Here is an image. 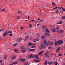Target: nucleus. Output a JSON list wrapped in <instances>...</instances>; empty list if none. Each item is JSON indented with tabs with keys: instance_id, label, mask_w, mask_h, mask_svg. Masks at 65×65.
Instances as JSON below:
<instances>
[{
	"instance_id": "nucleus-52",
	"label": "nucleus",
	"mask_w": 65,
	"mask_h": 65,
	"mask_svg": "<svg viewBox=\"0 0 65 65\" xmlns=\"http://www.w3.org/2000/svg\"><path fill=\"white\" fill-rule=\"evenodd\" d=\"M58 8V7L54 8V9H57V8Z\"/></svg>"
},
{
	"instance_id": "nucleus-13",
	"label": "nucleus",
	"mask_w": 65,
	"mask_h": 65,
	"mask_svg": "<svg viewBox=\"0 0 65 65\" xmlns=\"http://www.w3.org/2000/svg\"><path fill=\"white\" fill-rule=\"evenodd\" d=\"M19 63L18 61H16L14 62H13V64H18Z\"/></svg>"
},
{
	"instance_id": "nucleus-34",
	"label": "nucleus",
	"mask_w": 65,
	"mask_h": 65,
	"mask_svg": "<svg viewBox=\"0 0 65 65\" xmlns=\"http://www.w3.org/2000/svg\"><path fill=\"white\" fill-rule=\"evenodd\" d=\"M32 45V43H28V45L29 46H31V45Z\"/></svg>"
},
{
	"instance_id": "nucleus-6",
	"label": "nucleus",
	"mask_w": 65,
	"mask_h": 65,
	"mask_svg": "<svg viewBox=\"0 0 65 65\" xmlns=\"http://www.w3.org/2000/svg\"><path fill=\"white\" fill-rule=\"evenodd\" d=\"M45 56V57H46L47 58H48V57L50 56H49V55L48 54H47V53H46L44 55Z\"/></svg>"
},
{
	"instance_id": "nucleus-54",
	"label": "nucleus",
	"mask_w": 65,
	"mask_h": 65,
	"mask_svg": "<svg viewBox=\"0 0 65 65\" xmlns=\"http://www.w3.org/2000/svg\"><path fill=\"white\" fill-rule=\"evenodd\" d=\"M9 35L10 36H12V34H10Z\"/></svg>"
},
{
	"instance_id": "nucleus-62",
	"label": "nucleus",
	"mask_w": 65,
	"mask_h": 65,
	"mask_svg": "<svg viewBox=\"0 0 65 65\" xmlns=\"http://www.w3.org/2000/svg\"><path fill=\"white\" fill-rule=\"evenodd\" d=\"M58 12H59V11H56V13H58Z\"/></svg>"
},
{
	"instance_id": "nucleus-18",
	"label": "nucleus",
	"mask_w": 65,
	"mask_h": 65,
	"mask_svg": "<svg viewBox=\"0 0 65 65\" xmlns=\"http://www.w3.org/2000/svg\"><path fill=\"white\" fill-rule=\"evenodd\" d=\"M52 31L53 32H56L57 31V30H56V29L53 28L52 29Z\"/></svg>"
},
{
	"instance_id": "nucleus-16",
	"label": "nucleus",
	"mask_w": 65,
	"mask_h": 65,
	"mask_svg": "<svg viewBox=\"0 0 65 65\" xmlns=\"http://www.w3.org/2000/svg\"><path fill=\"white\" fill-rule=\"evenodd\" d=\"M35 56L36 57V59H39V57H38V56L37 55H35Z\"/></svg>"
},
{
	"instance_id": "nucleus-31",
	"label": "nucleus",
	"mask_w": 65,
	"mask_h": 65,
	"mask_svg": "<svg viewBox=\"0 0 65 65\" xmlns=\"http://www.w3.org/2000/svg\"><path fill=\"white\" fill-rule=\"evenodd\" d=\"M28 38H29V36H27L25 37V40H27V39H28Z\"/></svg>"
},
{
	"instance_id": "nucleus-20",
	"label": "nucleus",
	"mask_w": 65,
	"mask_h": 65,
	"mask_svg": "<svg viewBox=\"0 0 65 65\" xmlns=\"http://www.w3.org/2000/svg\"><path fill=\"white\" fill-rule=\"evenodd\" d=\"M11 60H14L15 59V56H13L11 58Z\"/></svg>"
},
{
	"instance_id": "nucleus-42",
	"label": "nucleus",
	"mask_w": 65,
	"mask_h": 65,
	"mask_svg": "<svg viewBox=\"0 0 65 65\" xmlns=\"http://www.w3.org/2000/svg\"><path fill=\"white\" fill-rule=\"evenodd\" d=\"M46 26H45V25H44L42 27V28L43 29H44V28H46Z\"/></svg>"
},
{
	"instance_id": "nucleus-41",
	"label": "nucleus",
	"mask_w": 65,
	"mask_h": 65,
	"mask_svg": "<svg viewBox=\"0 0 65 65\" xmlns=\"http://www.w3.org/2000/svg\"><path fill=\"white\" fill-rule=\"evenodd\" d=\"M3 36L5 37V35H5V33H3Z\"/></svg>"
},
{
	"instance_id": "nucleus-7",
	"label": "nucleus",
	"mask_w": 65,
	"mask_h": 65,
	"mask_svg": "<svg viewBox=\"0 0 65 65\" xmlns=\"http://www.w3.org/2000/svg\"><path fill=\"white\" fill-rule=\"evenodd\" d=\"M19 60L20 61H26V60L25 59L23 58H20L19 59Z\"/></svg>"
},
{
	"instance_id": "nucleus-53",
	"label": "nucleus",
	"mask_w": 65,
	"mask_h": 65,
	"mask_svg": "<svg viewBox=\"0 0 65 65\" xmlns=\"http://www.w3.org/2000/svg\"><path fill=\"white\" fill-rule=\"evenodd\" d=\"M3 61H2V60H0V63H2Z\"/></svg>"
},
{
	"instance_id": "nucleus-63",
	"label": "nucleus",
	"mask_w": 65,
	"mask_h": 65,
	"mask_svg": "<svg viewBox=\"0 0 65 65\" xmlns=\"http://www.w3.org/2000/svg\"><path fill=\"white\" fill-rule=\"evenodd\" d=\"M31 21H32V22H34V20H31Z\"/></svg>"
},
{
	"instance_id": "nucleus-64",
	"label": "nucleus",
	"mask_w": 65,
	"mask_h": 65,
	"mask_svg": "<svg viewBox=\"0 0 65 65\" xmlns=\"http://www.w3.org/2000/svg\"><path fill=\"white\" fill-rule=\"evenodd\" d=\"M1 40H2V38H1Z\"/></svg>"
},
{
	"instance_id": "nucleus-37",
	"label": "nucleus",
	"mask_w": 65,
	"mask_h": 65,
	"mask_svg": "<svg viewBox=\"0 0 65 65\" xmlns=\"http://www.w3.org/2000/svg\"><path fill=\"white\" fill-rule=\"evenodd\" d=\"M5 10V8H4L3 10H1V11H4Z\"/></svg>"
},
{
	"instance_id": "nucleus-3",
	"label": "nucleus",
	"mask_w": 65,
	"mask_h": 65,
	"mask_svg": "<svg viewBox=\"0 0 65 65\" xmlns=\"http://www.w3.org/2000/svg\"><path fill=\"white\" fill-rule=\"evenodd\" d=\"M59 45V43L58 41H56L54 42V45L55 46H57Z\"/></svg>"
},
{
	"instance_id": "nucleus-17",
	"label": "nucleus",
	"mask_w": 65,
	"mask_h": 65,
	"mask_svg": "<svg viewBox=\"0 0 65 65\" xmlns=\"http://www.w3.org/2000/svg\"><path fill=\"white\" fill-rule=\"evenodd\" d=\"M36 45H35L34 46H32L31 47V48H35V47H36Z\"/></svg>"
},
{
	"instance_id": "nucleus-30",
	"label": "nucleus",
	"mask_w": 65,
	"mask_h": 65,
	"mask_svg": "<svg viewBox=\"0 0 65 65\" xmlns=\"http://www.w3.org/2000/svg\"><path fill=\"white\" fill-rule=\"evenodd\" d=\"M49 43H50V45H53V42H49Z\"/></svg>"
},
{
	"instance_id": "nucleus-23",
	"label": "nucleus",
	"mask_w": 65,
	"mask_h": 65,
	"mask_svg": "<svg viewBox=\"0 0 65 65\" xmlns=\"http://www.w3.org/2000/svg\"><path fill=\"white\" fill-rule=\"evenodd\" d=\"M35 62H40V60H35Z\"/></svg>"
},
{
	"instance_id": "nucleus-11",
	"label": "nucleus",
	"mask_w": 65,
	"mask_h": 65,
	"mask_svg": "<svg viewBox=\"0 0 65 65\" xmlns=\"http://www.w3.org/2000/svg\"><path fill=\"white\" fill-rule=\"evenodd\" d=\"M60 48L59 47L58 48L57 50L56 51V52L57 53H58V52H59L60 51Z\"/></svg>"
},
{
	"instance_id": "nucleus-50",
	"label": "nucleus",
	"mask_w": 65,
	"mask_h": 65,
	"mask_svg": "<svg viewBox=\"0 0 65 65\" xmlns=\"http://www.w3.org/2000/svg\"><path fill=\"white\" fill-rule=\"evenodd\" d=\"M57 32L58 33H60V30H58V31H57Z\"/></svg>"
},
{
	"instance_id": "nucleus-38",
	"label": "nucleus",
	"mask_w": 65,
	"mask_h": 65,
	"mask_svg": "<svg viewBox=\"0 0 65 65\" xmlns=\"http://www.w3.org/2000/svg\"><path fill=\"white\" fill-rule=\"evenodd\" d=\"M22 51L23 53H25L26 52V50H22Z\"/></svg>"
},
{
	"instance_id": "nucleus-59",
	"label": "nucleus",
	"mask_w": 65,
	"mask_h": 65,
	"mask_svg": "<svg viewBox=\"0 0 65 65\" xmlns=\"http://www.w3.org/2000/svg\"><path fill=\"white\" fill-rule=\"evenodd\" d=\"M21 29H23V27H21Z\"/></svg>"
},
{
	"instance_id": "nucleus-57",
	"label": "nucleus",
	"mask_w": 65,
	"mask_h": 65,
	"mask_svg": "<svg viewBox=\"0 0 65 65\" xmlns=\"http://www.w3.org/2000/svg\"><path fill=\"white\" fill-rule=\"evenodd\" d=\"M37 26H39V23H38L37 24Z\"/></svg>"
},
{
	"instance_id": "nucleus-33",
	"label": "nucleus",
	"mask_w": 65,
	"mask_h": 65,
	"mask_svg": "<svg viewBox=\"0 0 65 65\" xmlns=\"http://www.w3.org/2000/svg\"><path fill=\"white\" fill-rule=\"evenodd\" d=\"M54 63L55 65H57L58 64V62L57 61L54 62Z\"/></svg>"
},
{
	"instance_id": "nucleus-26",
	"label": "nucleus",
	"mask_w": 65,
	"mask_h": 65,
	"mask_svg": "<svg viewBox=\"0 0 65 65\" xmlns=\"http://www.w3.org/2000/svg\"><path fill=\"white\" fill-rule=\"evenodd\" d=\"M43 52V51H41L39 53V55H41L42 53Z\"/></svg>"
},
{
	"instance_id": "nucleus-51",
	"label": "nucleus",
	"mask_w": 65,
	"mask_h": 65,
	"mask_svg": "<svg viewBox=\"0 0 65 65\" xmlns=\"http://www.w3.org/2000/svg\"><path fill=\"white\" fill-rule=\"evenodd\" d=\"M40 21L41 22H43L44 21L43 20H40Z\"/></svg>"
},
{
	"instance_id": "nucleus-49",
	"label": "nucleus",
	"mask_w": 65,
	"mask_h": 65,
	"mask_svg": "<svg viewBox=\"0 0 65 65\" xmlns=\"http://www.w3.org/2000/svg\"><path fill=\"white\" fill-rule=\"evenodd\" d=\"M30 39L31 40H32V39H33V38H32V37H30Z\"/></svg>"
},
{
	"instance_id": "nucleus-47",
	"label": "nucleus",
	"mask_w": 65,
	"mask_h": 65,
	"mask_svg": "<svg viewBox=\"0 0 65 65\" xmlns=\"http://www.w3.org/2000/svg\"><path fill=\"white\" fill-rule=\"evenodd\" d=\"M44 64L45 65H47V62L45 61L44 63Z\"/></svg>"
},
{
	"instance_id": "nucleus-44",
	"label": "nucleus",
	"mask_w": 65,
	"mask_h": 65,
	"mask_svg": "<svg viewBox=\"0 0 65 65\" xmlns=\"http://www.w3.org/2000/svg\"><path fill=\"white\" fill-rule=\"evenodd\" d=\"M42 49H43V48L41 46V47L39 48V50H42Z\"/></svg>"
},
{
	"instance_id": "nucleus-15",
	"label": "nucleus",
	"mask_w": 65,
	"mask_h": 65,
	"mask_svg": "<svg viewBox=\"0 0 65 65\" xmlns=\"http://www.w3.org/2000/svg\"><path fill=\"white\" fill-rule=\"evenodd\" d=\"M63 23V22L60 21L59 22H58L57 23L58 24H62Z\"/></svg>"
},
{
	"instance_id": "nucleus-35",
	"label": "nucleus",
	"mask_w": 65,
	"mask_h": 65,
	"mask_svg": "<svg viewBox=\"0 0 65 65\" xmlns=\"http://www.w3.org/2000/svg\"><path fill=\"white\" fill-rule=\"evenodd\" d=\"M18 13L19 14H20V13H22V12L21 11H18Z\"/></svg>"
},
{
	"instance_id": "nucleus-14",
	"label": "nucleus",
	"mask_w": 65,
	"mask_h": 65,
	"mask_svg": "<svg viewBox=\"0 0 65 65\" xmlns=\"http://www.w3.org/2000/svg\"><path fill=\"white\" fill-rule=\"evenodd\" d=\"M41 46L43 48V47H44L45 46L44 44H42L41 45Z\"/></svg>"
},
{
	"instance_id": "nucleus-2",
	"label": "nucleus",
	"mask_w": 65,
	"mask_h": 65,
	"mask_svg": "<svg viewBox=\"0 0 65 65\" xmlns=\"http://www.w3.org/2000/svg\"><path fill=\"white\" fill-rule=\"evenodd\" d=\"M34 57H35V56L33 54H30L28 57V58H34Z\"/></svg>"
},
{
	"instance_id": "nucleus-12",
	"label": "nucleus",
	"mask_w": 65,
	"mask_h": 65,
	"mask_svg": "<svg viewBox=\"0 0 65 65\" xmlns=\"http://www.w3.org/2000/svg\"><path fill=\"white\" fill-rule=\"evenodd\" d=\"M45 35L46 36H50V34H48V33H47V32H45Z\"/></svg>"
},
{
	"instance_id": "nucleus-9",
	"label": "nucleus",
	"mask_w": 65,
	"mask_h": 65,
	"mask_svg": "<svg viewBox=\"0 0 65 65\" xmlns=\"http://www.w3.org/2000/svg\"><path fill=\"white\" fill-rule=\"evenodd\" d=\"M22 40V38H20L18 39L17 41L18 42H19V41H21V40Z\"/></svg>"
},
{
	"instance_id": "nucleus-58",
	"label": "nucleus",
	"mask_w": 65,
	"mask_h": 65,
	"mask_svg": "<svg viewBox=\"0 0 65 65\" xmlns=\"http://www.w3.org/2000/svg\"><path fill=\"white\" fill-rule=\"evenodd\" d=\"M1 65H4V63H1Z\"/></svg>"
},
{
	"instance_id": "nucleus-28",
	"label": "nucleus",
	"mask_w": 65,
	"mask_h": 65,
	"mask_svg": "<svg viewBox=\"0 0 65 65\" xmlns=\"http://www.w3.org/2000/svg\"><path fill=\"white\" fill-rule=\"evenodd\" d=\"M41 38H43V39L45 38V36H41Z\"/></svg>"
},
{
	"instance_id": "nucleus-25",
	"label": "nucleus",
	"mask_w": 65,
	"mask_h": 65,
	"mask_svg": "<svg viewBox=\"0 0 65 65\" xmlns=\"http://www.w3.org/2000/svg\"><path fill=\"white\" fill-rule=\"evenodd\" d=\"M18 43H15L13 45L15 46H17L18 45Z\"/></svg>"
},
{
	"instance_id": "nucleus-40",
	"label": "nucleus",
	"mask_w": 65,
	"mask_h": 65,
	"mask_svg": "<svg viewBox=\"0 0 65 65\" xmlns=\"http://www.w3.org/2000/svg\"><path fill=\"white\" fill-rule=\"evenodd\" d=\"M32 24H30L29 25V28H32Z\"/></svg>"
},
{
	"instance_id": "nucleus-22",
	"label": "nucleus",
	"mask_w": 65,
	"mask_h": 65,
	"mask_svg": "<svg viewBox=\"0 0 65 65\" xmlns=\"http://www.w3.org/2000/svg\"><path fill=\"white\" fill-rule=\"evenodd\" d=\"M53 63V62H48V63L49 65H51V64H52Z\"/></svg>"
},
{
	"instance_id": "nucleus-24",
	"label": "nucleus",
	"mask_w": 65,
	"mask_h": 65,
	"mask_svg": "<svg viewBox=\"0 0 65 65\" xmlns=\"http://www.w3.org/2000/svg\"><path fill=\"white\" fill-rule=\"evenodd\" d=\"M5 34L7 36V35H8V32H6V30L5 32Z\"/></svg>"
},
{
	"instance_id": "nucleus-55",
	"label": "nucleus",
	"mask_w": 65,
	"mask_h": 65,
	"mask_svg": "<svg viewBox=\"0 0 65 65\" xmlns=\"http://www.w3.org/2000/svg\"><path fill=\"white\" fill-rule=\"evenodd\" d=\"M37 21H38V20L39 21H40V19L38 18V19H37Z\"/></svg>"
},
{
	"instance_id": "nucleus-10",
	"label": "nucleus",
	"mask_w": 65,
	"mask_h": 65,
	"mask_svg": "<svg viewBox=\"0 0 65 65\" xmlns=\"http://www.w3.org/2000/svg\"><path fill=\"white\" fill-rule=\"evenodd\" d=\"M24 64L25 65H29V63L27 62H25L24 63Z\"/></svg>"
},
{
	"instance_id": "nucleus-32",
	"label": "nucleus",
	"mask_w": 65,
	"mask_h": 65,
	"mask_svg": "<svg viewBox=\"0 0 65 65\" xmlns=\"http://www.w3.org/2000/svg\"><path fill=\"white\" fill-rule=\"evenodd\" d=\"M59 29H60V28H59V27H56L55 28V29H56V30H59Z\"/></svg>"
},
{
	"instance_id": "nucleus-4",
	"label": "nucleus",
	"mask_w": 65,
	"mask_h": 65,
	"mask_svg": "<svg viewBox=\"0 0 65 65\" xmlns=\"http://www.w3.org/2000/svg\"><path fill=\"white\" fill-rule=\"evenodd\" d=\"M58 41L59 43V45L62 44V43H63V41H62V40H58Z\"/></svg>"
},
{
	"instance_id": "nucleus-8",
	"label": "nucleus",
	"mask_w": 65,
	"mask_h": 65,
	"mask_svg": "<svg viewBox=\"0 0 65 65\" xmlns=\"http://www.w3.org/2000/svg\"><path fill=\"white\" fill-rule=\"evenodd\" d=\"M45 31L46 32H48V33H50V30L47 28H45Z\"/></svg>"
},
{
	"instance_id": "nucleus-45",
	"label": "nucleus",
	"mask_w": 65,
	"mask_h": 65,
	"mask_svg": "<svg viewBox=\"0 0 65 65\" xmlns=\"http://www.w3.org/2000/svg\"><path fill=\"white\" fill-rule=\"evenodd\" d=\"M62 19H65V16H63L61 18Z\"/></svg>"
},
{
	"instance_id": "nucleus-1",
	"label": "nucleus",
	"mask_w": 65,
	"mask_h": 65,
	"mask_svg": "<svg viewBox=\"0 0 65 65\" xmlns=\"http://www.w3.org/2000/svg\"><path fill=\"white\" fill-rule=\"evenodd\" d=\"M43 43L45 44H46L47 46L48 45V43H49V42H47L45 40H44L43 41Z\"/></svg>"
},
{
	"instance_id": "nucleus-61",
	"label": "nucleus",
	"mask_w": 65,
	"mask_h": 65,
	"mask_svg": "<svg viewBox=\"0 0 65 65\" xmlns=\"http://www.w3.org/2000/svg\"><path fill=\"white\" fill-rule=\"evenodd\" d=\"M20 17H19V16H18V19H20Z\"/></svg>"
},
{
	"instance_id": "nucleus-29",
	"label": "nucleus",
	"mask_w": 65,
	"mask_h": 65,
	"mask_svg": "<svg viewBox=\"0 0 65 65\" xmlns=\"http://www.w3.org/2000/svg\"><path fill=\"white\" fill-rule=\"evenodd\" d=\"M48 49L49 50L51 49H53V47L52 46H49L48 48Z\"/></svg>"
},
{
	"instance_id": "nucleus-60",
	"label": "nucleus",
	"mask_w": 65,
	"mask_h": 65,
	"mask_svg": "<svg viewBox=\"0 0 65 65\" xmlns=\"http://www.w3.org/2000/svg\"><path fill=\"white\" fill-rule=\"evenodd\" d=\"M52 5H55V3H52Z\"/></svg>"
},
{
	"instance_id": "nucleus-48",
	"label": "nucleus",
	"mask_w": 65,
	"mask_h": 65,
	"mask_svg": "<svg viewBox=\"0 0 65 65\" xmlns=\"http://www.w3.org/2000/svg\"><path fill=\"white\" fill-rule=\"evenodd\" d=\"M62 10L63 11H65V8H62Z\"/></svg>"
},
{
	"instance_id": "nucleus-46",
	"label": "nucleus",
	"mask_w": 65,
	"mask_h": 65,
	"mask_svg": "<svg viewBox=\"0 0 65 65\" xmlns=\"http://www.w3.org/2000/svg\"><path fill=\"white\" fill-rule=\"evenodd\" d=\"M24 47L23 46H22L21 47V50H23V49H24Z\"/></svg>"
},
{
	"instance_id": "nucleus-43",
	"label": "nucleus",
	"mask_w": 65,
	"mask_h": 65,
	"mask_svg": "<svg viewBox=\"0 0 65 65\" xmlns=\"http://www.w3.org/2000/svg\"><path fill=\"white\" fill-rule=\"evenodd\" d=\"M12 33V31H9V32H8V33L9 34H11V33Z\"/></svg>"
},
{
	"instance_id": "nucleus-56",
	"label": "nucleus",
	"mask_w": 65,
	"mask_h": 65,
	"mask_svg": "<svg viewBox=\"0 0 65 65\" xmlns=\"http://www.w3.org/2000/svg\"><path fill=\"white\" fill-rule=\"evenodd\" d=\"M63 8V7L62 6L59 8V9H62Z\"/></svg>"
},
{
	"instance_id": "nucleus-27",
	"label": "nucleus",
	"mask_w": 65,
	"mask_h": 65,
	"mask_svg": "<svg viewBox=\"0 0 65 65\" xmlns=\"http://www.w3.org/2000/svg\"><path fill=\"white\" fill-rule=\"evenodd\" d=\"M14 51L15 52H16V53H17L18 52V50L17 49H14Z\"/></svg>"
},
{
	"instance_id": "nucleus-36",
	"label": "nucleus",
	"mask_w": 65,
	"mask_h": 65,
	"mask_svg": "<svg viewBox=\"0 0 65 65\" xmlns=\"http://www.w3.org/2000/svg\"><path fill=\"white\" fill-rule=\"evenodd\" d=\"M4 59H6V58H7V55H5L4 56Z\"/></svg>"
},
{
	"instance_id": "nucleus-21",
	"label": "nucleus",
	"mask_w": 65,
	"mask_h": 65,
	"mask_svg": "<svg viewBox=\"0 0 65 65\" xmlns=\"http://www.w3.org/2000/svg\"><path fill=\"white\" fill-rule=\"evenodd\" d=\"M62 55H63V54L62 53H60L58 54V56H60V57H61Z\"/></svg>"
},
{
	"instance_id": "nucleus-5",
	"label": "nucleus",
	"mask_w": 65,
	"mask_h": 65,
	"mask_svg": "<svg viewBox=\"0 0 65 65\" xmlns=\"http://www.w3.org/2000/svg\"><path fill=\"white\" fill-rule=\"evenodd\" d=\"M39 39H35L32 40V41H33V42H36V41H39Z\"/></svg>"
},
{
	"instance_id": "nucleus-39",
	"label": "nucleus",
	"mask_w": 65,
	"mask_h": 65,
	"mask_svg": "<svg viewBox=\"0 0 65 65\" xmlns=\"http://www.w3.org/2000/svg\"><path fill=\"white\" fill-rule=\"evenodd\" d=\"M64 32V31L62 30H60V33H63Z\"/></svg>"
},
{
	"instance_id": "nucleus-19",
	"label": "nucleus",
	"mask_w": 65,
	"mask_h": 65,
	"mask_svg": "<svg viewBox=\"0 0 65 65\" xmlns=\"http://www.w3.org/2000/svg\"><path fill=\"white\" fill-rule=\"evenodd\" d=\"M35 50V49H29V50L30 51H34Z\"/></svg>"
}]
</instances>
